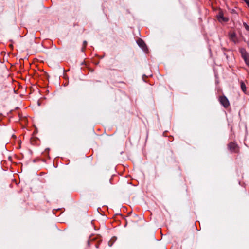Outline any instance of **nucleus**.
Here are the masks:
<instances>
[{
	"label": "nucleus",
	"mask_w": 249,
	"mask_h": 249,
	"mask_svg": "<svg viewBox=\"0 0 249 249\" xmlns=\"http://www.w3.org/2000/svg\"><path fill=\"white\" fill-rule=\"evenodd\" d=\"M240 84H241V88L242 91L244 93H246V85H245V83L243 81H242V82H241Z\"/></svg>",
	"instance_id": "nucleus-5"
},
{
	"label": "nucleus",
	"mask_w": 249,
	"mask_h": 249,
	"mask_svg": "<svg viewBox=\"0 0 249 249\" xmlns=\"http://www.w3.org/2000/svg\"><path fill=\"white\" fill-rule=\"evenodd\" d=\"M137 43L138 45L142 47V48H144L145 46V43L143 42V41L141 39H139L137 41Z\"/></svg>",
	"instance_id": "nucleus-4"
},
{
	"label": "nucleus",
	"mask_w": 249,
	"mask_h": 249,
	"mask_svg": "<svg viewBox=\"0 0 249 249\" xmlns=\"http://www.w3.org/2000/svg\"><path fill=\"white\" fill-rule=\"evenodd\" d=\"M87 42L86 41H84L83 45H84V47H86V46L87 45Z\"/></svg>",
	"instance_id": "nucleus-9"
},
{
	"label": "nucleus",
	"mask_w": 249,
	"mask_h": 249,
	"mask_svg": "<svg viewBox=\"0 0 249 249\" xmlns=\"http://www.w3.org/2000/svg\"><path fill=\"white\" fill-rule=\"evenodd\" d=\"M229 150L232 153H238L240 151L239 147L238 145L233 142H231L228 144Z\"/></svg>",
	"instance_id": "nucleus-1"
},
{
	"label": "nucleus",
	"mask_w": 249,
	"mask_h": 249,
	"mask_svg": "<svg viewBox=\"0 0 249 249\" xmlns=\"http://www.w3.org/2000/svg\"><path fill=\"white\" fill-rule=\"evenodd\" d=\"M219 101L225 107H227L230 105L228 99L225 96H221L219 97Z\"/></svg>",
	"instance_id": "nucleus-2"
},
{
	"label": "nucleus",
	"mask_w": 249,
	"mask_h": 249,
	"mask_svg": "<svg viewBox=\"0 0 249 249\" xmlns=\"http://www.w3.org/2000/svg\"><path fill=\"white\" fill-rule=\"evenodd\" d=\"M217 18L220 22H227L229 20L227 17H224V14L222 11H219L217 16Z\"/></svg>",
	"instance_id": "nucleus-3"
},
{
	"label": "nucleus",
	"mask_w": 249,
	"mask_h": 249,
	"mask_svg": "<svg viewBox=\"0 0 249 249\" xmlns=\"http://www.w3.org/2000/svg\"><path fill=\"white\" fill-rule=\"evenodd\" d=\"M247 65L249 66V57L248 59L246 58V60L245 61Z\"/></svg>",
	"instance_id": "nucleus-7"
},
{
	"label": "nucleus",
	"mask_w": 249,
	"mask_h": 249,
	"mask_svg": "<svg viewBox=\"0 0 249 249\" xmlns=\"http://www.w3.org/2000/svg\"><path fill=\"white\" fill-rule=\"evenodd\" d=\"M242 57L244 60H246V58L248 59L249 58V56L246 53H242Z\"/></svg>",
	"instance_id": "nucleus-6"
},
{
	"label": "nucleus",
	"mask_w": 249,
	"mask_h": 249,
	"mask_svg": "<svg viewBox=\"0 0 249 249\" xmlns=\"http://www.w3.org/2000/svg\"><path fill=\"white\" fill-rule=\"evenodd\" d=\"M245 2L249 7V0H245Z\"/></svg>",
	"instance_id": "nucleus-8"
}]
</instances>
